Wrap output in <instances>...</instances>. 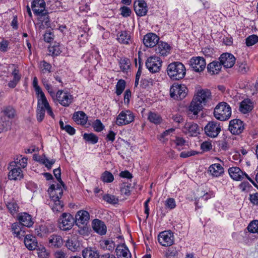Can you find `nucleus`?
Wrapping results in <instances>:
<instances>
[{
	"label": "nucleus",
	"mask_w": 258,
	"mask_h": 258,
	"mask_svg": "<svg viewBox=\"0 0 258 258\" xmlns=\"http://www.w3.org/2000/svg\"><path fill=\"white\" fill-rule=\"evenodd\" d=\"M48 192L49 194L50 201L49 205L53 212H60L62 210L63 205L60 199L62 197L63 190L58 184H52L49 188Z\"/></svg>",
	"instance_id": "obj_1"
},
{
	"label": "nucleus",
	"mask_w": 258,
	"mask_h": 258,
	"mask_svg": "<svg viewBox=\"0 0 258 258\" xmlns=\"http://www.w3.org/2000/svg\"><path fill=\"white\" fill-rule=\"evenodd\" d=\"M167 73L172 80H179L183 78L185 76L186 69L181 62L175 61L170 63L168 66Z\"/></svg>",
	"instance_id": "obj_2"
},
{
	"label": "nucleus",
	"mask_w": 258,
	"mask_h": 258,
	"mask_svg": "<svg viewBox=\"0 0 258 258\" xmlns=\"http://www.w3.org/2000/svg\"><path fill=\"white\" fill-rule=\"evenodd\" d=\"M213 113L217 119L225 121L228 120L231 115V108L227 103L221 102L215 107Z\"/></svg>",
	"instance_id": "obj_3"
},
{
	"label": "nucleus",
	"mask_w": 258,
	"mask_h": 258,
	"mask_svg": "<svg viewBox=\"0 0 258 258\" xmlns=\"http://www.w3.org/2000/svg\"><path fill=\"white\" fill-rule=\"evenodd\" d=\"M187 93V88L184 85L174 83L170 87V95L172 98L181 100L184 99Z\"/></svg>",
	"instance_id": "obj_4"
},
{
	"label": "nucleus",
	"mask_w": 258,
	"mask_h": 258,
	"mask_svg": "<svg viewBox=\"0 0 258 258\" xmlns=\"http://www.w3.org/2000/svg\"><path fill=\"white\" fill-rule=\"evenodd\" d=\"M230 176L234 180L240 181L247 178L254 185L256 186L254 181L244 172L238 167H232L228 169Z\"/></svg>",
	"instance_id": "obj_5"
},
{
	"label": "nucleus",
	"mask_w": 258,
	"mask_h": 258,
	"mask_svg": "<svg viewBox=\"0 0 258 258\" xmlns=\"http://www.w3.org/2000/svg\"><path fill=\"white\" fill-rule=\"evenodd\" d=\"M162 61L161 58L156 55L148 57L146 61V66L152 73L159 72L162 66Z\"/></svg>",
	"instance_id": "obj_6"
},
{
	"label": "nucleus",
	"mask_w": 258,
	"mask_h": 258,
	"mask_svg": "<svg viewBox=\"0 0 258 258\" xmlns=\"http://www.w3.org/2000/svg\"><path fill=\"white\" fill-rule=\"evenodd\" d=\"M74 222V218L70 214L63 213L59 219V228L63 231L70 230L73 226Z\"/></svg>",
	"instance_id": "obj_7"
},
{
	"label": "nucleus",
	"mask_w": 258,
	"mask_h": 258,
	"mask_svg": "<svg viewBox=\"0 0 258 258\" xmlns=\"http://www.w3.org/2000/svg\"><path fill=\"white\" fill-rule=\"evenodd\" d=\"M36 109L37 119L41 122L45 116L46 107H48V101L45 96L38 97Z\"/></svg>",
	"instance_id": "obj_8"
},
{
	"label": "nucleus",
	"mask_w": 258,
	"mask_h": 258,
	"mask_svg": "<svg viewBox=\"0 0 258 258\" xmlns=\"http://www.w3.org/2000/svg\"><path fill=\"white\" fill-rule=\"evenodd\" d=\"M159 243L163 246H170L174 243L173 233L170 230L160 232L158 236Z\"/></svg>",
	"instance_id": "obj_9"
},
{
	"label": "nucleus",
	"mask_w": 258,
	"mask_h": 258,
	"mask_svg": "<svg viewBox=\"0 0 258 258\" xmlns=\"http://www.w3.org/2000/svg\"><path fill=\"white\" fill-rule=\"evenodd\" d=\"M134 115L129 110L122 111L117 116L116 124L118 125L127 124L133 121Z\"/></svg>",
	"instance_id": "obj_10"
},
{
	"label": "nucleus",
	"mask_w": 258,
	"mask_h": 258,
	"mask_svg": "<svg viewBox=\"0 0 258 258\" xmlns=\"http://www.w3.org/2000/svg\"><path fill=\"white\" fill-rule=\"evenodd\" d=\"M10 171L8 173V178L10 180H21L23 178V173L22 169L18 166L15 162H11L8 167Z\"/></svg>",
	"instance_id": "obj_11"
},
{
	"label": "nucleus",
	"mask_w": 258,
	"mask_h": 258,
	"mask_svg": "<svg viewBox=\"0 0 258 258\" xmlns=\"http://www.w3.org/2000/svg\"><path fill=\"white\" fill-rule=\"evenodd\" d=\"M205 134L209 137L215 138L221 131L220 124L214 121L209 122L204 128Z\"/></svg>",
	"instance_id": "obj_12"
},
{
	"label": "nucleus",
	"mask_w": 258,
	"mask_h": 258,
	"mask_svg": "<svg viewBox=\"0 0 258 258\" xmlns=\"http://www.w3.org/2000/svg\"><path fill=\"white\" fill-rule=\"evenodd\" d=\"M190 66L197 72L203 71L206 67V61L202 57H192L190 60Z\"/></svg>",
	"instance_id": "obj_13"
},
{
	"label": "nucleus",
	"mask_w": 258,
	"mask_h": 258,
	"mask_svg": "<svg viewBox=\"0 0 258 258\" xmlns=\"http://www.w3.org/2000/svg\"><path fill=\"white\" fill-rule=\"evenodd\" d=\"M244 130L243 122L239 119H234L229 122V130L233 135H239Z\"/></svg>",
	"instance_id": "obj_14"
},
{
	"label": "nucleus",
	"mask_w": 258,
	"mask_h": 258,
	"mask_svg": "<svg viewBox=\"0 0 258 258\" xmlns=\"http://www.w3.org/2000/svg\"><path fill=\"white\" fill-rule=\"evenodd\" d=\"M220 63L226 68H232L235 62V58L233 55L229 53H224L219 57Z\"/></svg>",
	"instance_id": "obj_15"
},
{
	"label": "nucleus",
	"mask_w": 258,
	"mask_h": 258,
	"mask_svg": "<svg viewBox=\"0 0 258 258\" xmlns=\"http://www.w3.org/2000/svg\"><path fill=\"white\" fill-rule=\"evenodd\" d=\"M55 97L59 103L63 106H68L72 102V96L62 90H58Z\"/></svg>",
	"instance_id": "obj_16"
},
{
	"label": "nucleus",
	"mask_w": 258,
	"mask_h": 258,
	"mask_svg": "<svg viewBox=\"0 0 258 258\" xmlns=\"http://www.w3.org/2000/svg\"><path fill=\"white\" fill-rule=\"evenodd\" d=\"M183 132L189 136L196 137L200 133V128L197 123L188 122L185 124Z\"/></svg>",
	"instance_id": "obj_17"
},
{
	"label": "nucleus",
	"mask_w": 258,
	"mask_h": 258,
	"mask_svg": "<svg viewBox=\"0 0 258 258\" xmlns=\"http://www.w3.org/2000/svg\"><path fill=\"white\" fill-rule=\"evenodd\" d=\"M159 37L155 33H149L145 35L143 39L144 45L148 47H153L159 42Z\"/></svg>",
	"instance_id": "obj_18"
},
{
	"label": "nucleus",
	"mask_w": 258,
	"mask_h": 258,
	"mask_svg": "<svg viewBox=\"0 0 258 258\" xmlns=\"http://www.w3.org/2000/svg\"><path fill=\"white\" fill-rule=\"evenodd\" d=\"M211 93L209 90L203 89L198 91L194 98L198 100L200 103L205 105L211 98Z\"/></svg>",
	"instance_id": "obj_19"
},
{
	"label": "nucleus",
	"mask_w": 258,
	"mask_h": 258,
	"mask_svg": "<svg viewBox=\"0 0 258 258\" xmlns=\"http://www.w3.org/2000/svg\"><path fill=\"white\" fill-rule=\"evenodd\" d=\"M17 219L23 226L30 228L34 224L32 216L27 213L23 212L19 214Z\"/></svg>",
	"instance_id": "obj_20"
},
{
	"label": "nucleus",
	"mask_w": 258,
	"mask_h": 258,
	"mask_svg": "<svg viewBox=\"0 0 258 258\" xmlns=\"http://www.w3.org/2000/svg\"><path fill=\"white\" fill-rule=\"evenodd\" d=\"M155 52L161 56H167L170 52L171 46L166 42H159L155 47Z\"/></svg>",
	"instance_id": "obj_21"
},
{
	"label": "nucleus",
	"mask_w": 258,
	"mask_h": 258,
	"mask_svg": "<svg viewBox=\"0 0 258 258\" xmlns=\"http://www.w3.org/2000/svg\"><path fill=\"white\" fill-rule=\"evenodd\" d=\"M48 243L52 248H60L63 244V240L60 235L54 234L49 237Z\"/></svg>",
	"instance_id": "obj_22"
},
{
	"label": "nucleus",
	"mask_w": 258,
	"mask_h": 258,
	"mask_svg": "<svg viewBox=\"0 0 258 258\" xmlns=\"http://www.w3.org/2000/svg\"><path fill=\"white\" fill-rule=\"evenodd\" d=\"M134 10L136 14L140 17L146 15L148 9L147 3L144 1H138L134 3Z\"/></svg>",
	"instance_id": "obj_23"
},
{
	"label": "nucleus",
	"mask_w": 258,
	"mask_h": 258,
	"mask_svg": "<svg viewBox=\"0 0 258 258\" xmlns=\"http://www.w3.org/2000/svg\"><path fill=\"white\" fill-rule=\"evenodd\" d=\"M208 173L213 177H218L224 173V168L220 164H213L209 167Z\"/></svg>",
	"instance_id": "obj_24"
},
{
	"label": "nucleus",
	"mask_w": 258,
	"mask_h": 258,
	"mask_svg": "<svg viewBox=\"0 0 258 258\" xmlns=\"http://www.w3.org/2000/svg\"><path fill=\"white\" fill-rule=\"evenodd\" d=\"M31 8L34 14L40 15L45 12V3L44 0H34L32 3Z\"/></svg>",
	"instance_id": "obj_25"
},
{
	"label": "nucleus",
	"mask_w": 258,
	"mask_h": 258,
	"mask_svg": "<svg viewBox=\"0 0 258 258\" xmlns=\"http://www.w3.org/2000/svg\"><path fill=\"white\" fill-rule=\"evenodd\" d=\"M90 215L86 211L81 210L77 212L76 215V223L80 226V224H86L89 220Z\"/></svg>",
	"instance_id": "obj_26"
},
{
	"label": "nucleus",
	"mask_w": 258,
	"mask_h": 258,
	"mask_svg": "<svg viewBox=\"0 0 258 258\" xmlns=\"http://www.w3.org/2000/svg\"><path fill=\"white\" fill-rule=\"evenodd\" d=\"M24 227L20 222L13 223L11 226L13 234L19 238L24 237L25 235V228Z\"/></svg>",
	"instance_id": "obj_27"
},
{
	"label": "nucleus",
	"mask_w": 258,
	"mask_h": 258,
	"mask_svg": "<svg viewBox=\"0 0 258 258\" xmlns=\"http://www.w3.org/2000/svg\"><path fill=\"white\" fill-rule=\"evenodd\" d=\"M24 243L26 247L30 250H34L38 247L37 240L36 237L32 235H27L25 236Z\"/></svg>",
	"instance_id": "obj_28"
},
{
	"label": "nucleus",
	"mask_w": 258,
	"mask_h": 258,
	"mask_svg": "<svg viewBox=\"0 0 258 258\" xmlns=\"http://www.w3.org/2000/svg\"><path fill=\"white\" fill-rule=\"evenodd\" d=\"M115 251L119 258H131V254L128 248L124 244L117 246Z\"/></svg>",
	"instance_id": "obj_29"
},
{
	"label": "nucleus",
	"mask_w": 258,
	"mask_h": 258,
	"mask_svg": "<svg viewBox=\"0 0 258 258\" xmlns=\"http://www.w3.org/2000/svg\"><path fill=\"white\" fill-rule=\"evenodd\" d=\"M92 224V227L95 232L101 235L106 233V227L103 222L98 219H95Z\"/></svg>",
	"instance_id": "obj_30"
},
{
	"label": "nucleus",
	"mask_w": 258,
	"mask_h": 258,
	"mask_svg": "<svg viewBox=\"0 0 258 258\" xmlns=\"http://www.w3.org/2000/svg\"><path fill=\"white\" fill-rule=\"evenodd\" d=\"M66 246L69 250L75 252L80 249V243L76 237H72L66 241Z\"/></svg>",
	"instance_id": "obj_31"
},
{
	"label": "nucleus",
	"mask_w": 258,
	"mask_h": 258,
	"mask_svg": "<svg viewBox=\"0 0 258 258\" xmlns=\"http://www.w3.org/2000/svg\"><path fill=\"white\" fill-rule=\"evenodd\" d=\"M117 40L121 44H129L131 41V33L128 31H121L117 35Z\"/></svg>",
	"instance_id": "obj_32"
},
{
	"label": "nucleus",
	"mask_w": 258,
	"mask_h": 258,
	"mask_svg": "<svg viewBox=\"0 0 258 258\" xmlns=\"http://www.w3.org/2000/svg\"><path fill=\"white\" fill-rule=\"evenodd\" d=\"M253 109L252 102L249 99H244L239 106V111L242 113H247Z\"/></svg>",
	"instance_id": "obj_33"
},
{
	"label": "nucleus",
	"mask_w": 258,
	"mask_h": 258,
	"mask_svg": "<svg viewBox=\"0 0 258 258\" xmlns=\"http://www.w3.org/2000/svg\"><path fill=\"white\" fill-rule=\"evenodd\" d=\"M198 101V100H196L193 98L190 106H189V111L192 112L195 115H197L198 113L202 110L204 106Z\"/></svg>",
	"instance_id": "obj_34"
},
{
	"label": "nucleus",
	"mask_w": 258,
	"mask_h": 258,
	"mask_svg": "<svg viewBox=\"0 0 258 258\" xmlns=\"http://www.w3.org/2000/svg\"><path fill=\"white\" fill-rule=\"evenodd\" d=\"M73 118L77 124L82 125L85 124L87 121V116L83 111L75 112L73 115Z\"/></svg>",
	"instance_id": "obj_35"
},
{
	"label": "nucleus",
	"mask_w": 258,
	"mask_h": 258,
	"mask_svg": "<svg viewBox=\"0 0 258 258\" xmlns=\"http://www.w3.org/2000/svg\"><path fill=\"white\" fill-rule=\"evenodd\" d=\"M221 69V64L218 61H213L207 66V70L211 75L217 74Z\"/></svg>",
	"instance_id": "obj_36"
},
{
	"label": "nucleus",
	"mask_w": 258,
	"mask_h": 258,
	"mask_svg": "<svg viewBox=\"0 0 258 258\" xmlns=\"http://www.w3.org/2000/svg\"><path fill=\"white\" fill-rule=\"evenodd\" d=\"M84 258H99V253L91 248H86L82 251Z\"/></svg>",
	"instance_id": "obj_37"
},
{
	"label": "nucleus",
	"mask_w": 258,
	"mask_h": 258,
	"mask_svg": "<svg viewBox=\"0 0 258 258\" xmlns=\"http://www.w3.org/2000/svg\"><path fill=\"white\" fill-rule=\"evenodd\" d=\"M2 112L9 119H11L14 118L17 115L16 109L10 105L4 107Z\"/></svg>",
	"instance_id": "obj_38"
},
{
	"label": "nucleus",
	"mask_w": 258,
	"mask_h": 258,
	"mask_svg": "<svg viewBox=\"0 0 258 258\" xmlns=\"http://www.w3.org/2000/svg\"><path fill=\"white\" fill-rule=\"evenodd\" d=\"M100 246L104 250L112 251L115 246L114 242L111 240H103L100 241Z\"/></svg>",
	"instance_id": "obj_39"
},
{
	"label": "nucleus",
	"mask_w": 258,
	"mask_h": 258,
	"mask_svg": "<svg viewBox=\"0 0 258 258\" xmlns=\"http://www.w3.org/2000/svg\"><path fill=\"white\" fill-rule=\"evenodd\" d=\"M6 206L9 212L12 215L17 214L19 212V207L17 203L14 201L7 202Z\"/></svg>",
	"instance_id": "obj_40"
},
{
	"label": "nucleus",
	"mask_w": 258,
	"mask_h": 258,
	"mask_svg": "<svg viewBox=\"0 0 258 258\" xmlns=\"http://www.w3.org/2000/svg\"><path fill=\"white\" fill-rule=\"evenodd\" d=\"M39 67L41 72L43 74H47L51 72V65L45 60L40 62Z\"/></svg>",
	"instance_id": "obj_41"
},
{
	"label": "nucleus",
	"mask_w": 258,
	"mask_h": 258,
	"mask_svg": "<svg viewBox=\"0 0 258 258\" xmlns=\"http://www.w3.org/2000/svg\"><path fill=\"white\" fill-rule=\"evenodd\" d=\"M49 54L52 56H57L61 52L59 43H54L53 45L48 47Z\"/></svg>",
	"instance_id": "obj_42"
},
{
	"label": "nucleus",
	"mask_w": 258,
	"mask_h": 258,
	"mask_svg": "<svg viewBox=\"0 0 258 258\" xmlns=\"http://www.w3.org/2000/svg\"><path fill=\"white\" fill-rule=\"evenodd\" d=\"M49 230L45 225L39 226L35 229V234L40 237H44L47 235Z\"/></svg>",
	"instance_id": "obj_43"
},
{
	"label": "nucleus",
	"mask_w": 258,
	"mask_h": 258,
	"mask_svg": "<svg viewBox=\"0 0 258 258\" xmlns=\"http://www.w3.org/2000/svg\"><path fill=\"white\" fill-rule=\"evenodd\" d=\"M148 119L155 124H159L161 122L162 118L160 115L154 112L150 111L148 114Z\"/></svg>",
	"instance_id": "obj_44"
},
{
	"label": "nucleus",
	"mask_w": 258,
	"mask_h": 258,
	"mask_svg": "<svg viewBox=\"0 0 258 258\" xmlns=\"http://www.w3.org/2000/svg\"><path fill=\"white\" fill-rule=\"evenodd\" d=\"M100 179L104 182L110 183L113 181L114 176L109 171H105L101 174Z\"/></svg>",
	"instance_id": "obj_45"
},
{
	"label": "nucleus",
	"mask_w": 258,
	"mask_h": 258,
	"mask_svg": "<svg viewBox=\"0 0 258 258\" xmlns=\"http://www.w3.org/2000/svg\"><path fill=\"white\" fill-rule=\"evenodd\" d=\"M83 138L84 140H85L87 142L92 144H95L98 142V137L94 134L90 133V134H87L85 133L83 135Z\"/></svg>",
	"instance_id": "obj_46"
},
{
	"label": "nucleus",
	"mask_w": 258,
	"mask_h": 258,
	"mask_svg": "<svg viewBox=\"0 0 258 258\" xmlns=\"http://www.w3.org/2000/svg\"><path fill=\"white\" fill-rule=\"evenodd\" d=\"M33 86L37 95V98L45 96L41 88L38 85V80L36 77L33 78Z\"/></svg>",
	"instance_id": "obj_47"
},
{
	"label": "nucleus",
	"mask_w": 258,
	"mask_h": 258,
	"mask_svg": "<svg viewBox=\"0 0 258 258\" xmlns=\"http://www.w3.org/2000/svg\"><path fill=\"white\" fill-rule=\"evenodd\" d=\"M102 198L105 202L110 204L115 205L118 202V199L114 195L105 194Z\"/></svg>",
	"instance_id": "obj_48"
},
{
	"label": "nucleus",
	"mask_w": 258,
	"mask_h": 258,
	"mask_svg": "<svg viewBox=\"0 0 258 258\" xmlns=\"http://www.w3.org/2000/svg\"><path fill=\"white\" fill-rule=\"evenodd\" d=\"M12 162H15L18 166L20 168H24L27 166V158L25 157H21V156L19 157L15 158L14 161Z\"/></svg>",
	"instance_id": "obj_49"
},
{
	"label": "nucleus",
	"mask_w": 258,
	"mask_h": 258,
	"mask_svg": "<svg viewBox=\"0 0 258 258\" xmlns=\"http://www.w3.org/2000/svg\"><path fill=\"white\" fill-rule=\"evenodd\" d=\"M125 87V82L124 80H119L116 85V94L119 96L122 94Z\"/></svg>",
	"instance_id": "obj_50"
},
{
	"label": "nucleus",
	"mask_w": 258,
	"mask_h": 258,
	"mask_svg": "<svg viewBox=\"0 0 258 258\" xmlns=\"http://www.w3.org/2000/svg\"><path fill=\"white\" fill-rule=\"evenodd\" d=\"M258 42V36L255 34L248 36L245 39V44L247 46H251Z\"/></svg>",
	"instance_id": "obj_51"
},
{
	"label": "nucleus",
	"mask_w": 258,
	"mask_h": 258,
	"mask_svg": "<svg viewBox=\"0 0 258 258\" xmlns=\"http://www.w3.org/2000/svg\"><path fill=\"white\" fill-rule=\"evenodd\" d=\"M247 229L251 233L258 234V220H254L250 222L247 227Z\"/></svg>",
	"instance_id": "obj_52"
},
{
	"label": "nucleus",
	"mask_w": 258,
	"mask_h": 258,
	"mask_svg": "<svg viewBox=\"0 0 258 258\" xmlns=\"http://www.w3.org/2000/svg\"><path fill=\"white\" fill-rule=\"evenodd\" d=\"M174 130H175L172 128L167 130L164 132L160 136H159L158 138L162 142H166L168 140V139L166 138V137L168 136L170 133H173Z\"/></svg>",
	"instance_id": "obj_53"
},
{
	"label": "nucleus",
	"mask_w": 258,
	"mask_h": 258,
	"mask_svg": "<svg viewBox=\"0 0 258 258\" xmlns=\"http://www.w3.org/2000/svg\"><path fill=\"white\" fill-rule=\"evenodd\" d=\"M131 184H123L120 187V192L121 195L129 196L130 195Z\"/></svg>",
	"instance_id": "obj_54"
},
{
	"label": "nucleus",
	"mask_w": 258,
	"mask_h": 258,
	"mask_svg": "<svg viewBox=\"0 0 258 258\" xmlns=\"http://www.w3.org/2000/svg\"><path fill=\"white\" fill-rule=\"evenodd\" d=\"M40 20L42 21V23H44L46 27H48L49 25V19L48 16V13L45 11L43 12V14H40Z\"/></svg>",
	"instance_id": "obj_55"
},
{
	"label": "nucleus",
	"mask_w": 258,
	"mask_h": 258,
	"mask_svg": "<svg viewBox=\"0 0 258 258\" xmlns=\"http://www.w3.org/2000/svg\"><path fill=\"white\" fill-rule=\"evenodd\" d=\"M120 68L123 72H125L130 68V62L128 59H123L120 61Z\"/></svg>",
	"instance_id": "obj_56"
},
{
	"label": "nucleus",
	"mask_w": 258,
	"mask_h": 258,
	"mask_svg": "<svg viewBox=\"0 0 258 258\" xmlns=\"http://www.w3.org/2000/svg\"><path fill=\"white\" fill-rule=\"evenodd\" d=\"M38 252V255L40 258H47L48 254L46 251V248L43 246L37 247L36 248Z\"/></svg>",
	"instance_id": "obj_57"
},
{
	"label": "nucleus",
	"mask_w": 258,
	"mask_h": 258,
	"mask_svg": "<svg viewBox=\"0 0 258 258\" xmlns=\"http://www.w3.org/2000/svg\"><path fill=\"white\" fill-rule=\"evenodd\" d=\"M54 35L50 30L47 31L44 34V40L48 43H50L54 39Z\"/></svg>",
	"instance_id": "obj_58"
},
{
	"label": "nucleus",
	"mask_w": 258,
	"mask_h": 258,
	"mask_svg": "<svg viewBox=\"0 0 258 258\" xmlns=\"http://www.w3.org/2000/svg\"><path fill=\"white\" fill-rule=\"evenodd\" d=\"M93 127L95 131L98 132L102 131L104 128L103 124L99 119H97L95 121L93 124Z\"/></svg>",
	"instance_id": "obj_59"
},
{
	"label": "nucleus",
	"mask_w": 258,
	"mask_h": 258,
	"mask_svg": "<svg viewBox=\"0 0 258 258\" xmlns=\"http://www.w3.org/2000/svg\"><path fill=\"white\" fill-rule=\"evenodd\" d=\"M53 174L57 181L62 185L64 186V183L61 179V170L60 167L54 169Z\"/></svg>",
	"instance_id": "obj_60"
},
{
	"label": "nucleus",
	"mask_w": 258,
	"mask_h": 258,
	"mask_svg": "<svg viewBox=\"0 0 258 258\" xmlns=\"http://www.w3.org/2000/svg\"><path fill=\"white\" fill-rule=\"evenodd\" d=\"M12 75L13 76V80H16V81L19 82L21 78V75L20 73L18 67H15L13 72L12 73Z\"/></svg>",
	"instance_id": "obj_61"
},
{
	"label": "nucleus",
	"mask_w": 258,
	"mask_h": 258,
	"mask_svg": "<svg viewBox=\"0 0 258 258\" xmlns=\"http://www.w3.org/2000/svg\"><path fill=\"white\" fill-rule=\"evenodd\" d=\"M178 254L177 250L175 248L173 247H170L168 249L166 256L168 258L169 257H175Z\"/></svg>",
	"instance_id": "obj_62"
},
{
	"label": "nucleus",
	"mask_w": 258,
	"mask_h": 258,
	"mask_svg": "<svg viewBox=\"0 0 258 258\" xmlns=\"http://www.w3.org/2000/svg\"><path fill=\"white\" fill-rule=\"evenodd\" d=\"M212 147L211 143L208 141H205L201 145V148L204 152L210 151L212 149Z\"/></svg>",
	"instance_id": "obj_63"
},
{
	"label": "nucleus",
	"mask_w": 258,
	"mask_h": 258,
	"mask_svg": "<svg viewBox=\"0 0 258 258\" xmlns=\"http://www.w3.org/2000/svg\"><path fill=\"white\" fill-rule=\"evenodd\" d=\"M166 207L170 209H173L176 207L175 201L173 198H169L165 201Z\"/></svg>",
	"instance_id": "obj_64"
}]
</instances>
